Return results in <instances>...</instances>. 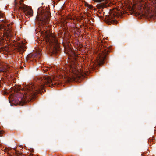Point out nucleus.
<instances>
[{
    "mask_svg": "<svg viewBox=\"0 0 156 156\" xmlns=\"http://www.w3.org/2000/svg\"><path fill=\"white\" fill-rule=\"evenodd\" d=\"M6 37L7 39H8V40L12 41L11 39V38L12 36V34L11 33V32L10 30H8L6 33Z\"/></svg>",
    "mask_w": 156,
    "mask_h": 156,
    "instance_id": "obj_5",
    "label": "nucleus"
},
{
    "mask_svg": "<svg viewBox=\"0 0 156 156\" xmlns=\"http://www.w3.org/2000/svg\"><path fill=\"white\" fill-rule=\"evenodd\" d=\"M18 47V50L20 52H23L24 51L25 46L24 44H19Z\"/></svg>",
    "mask_w": 156,
    "mask_h": 156,
    "instance_id": "obj_6",
    "label": "nucleus"
},
{
    "mask_svg": "<svg viewBox=\"0 0 156 156\" xmlns=\"http://www.w3.org/2000/svg\"><path fill=\"white\" fill-rule=\"evenodd\" d=\"M3 133V132L2 131L0 130V135L2 134Z\"/></svg>",
    "mask_w": 156,
    "mask_h": 156,
    "instance_id": "obj_11",
    "label": "nucleus"
},
{
    "mask_svg": "<svg viewBox=\"0 0 156 156\" xmlns=\"http://www.w3.org/2000/svg\"><path fill=\"white\" fill-rule=\"evenodd\" d=\"M48 39L50 44L51 45L50 52H52L53 53L56 52L57 50L55 47L58 45V41L55 36L51 34L48 37Z\"/></svg>",
    "mask_w": 156,
    "mask_h": 156,
    "instance_id": "obj_4",
    "label": "nucleus"
},
{
    "mask_svg": "<svg viewBox=\"0 0 156 156\" xmlns=\"http://www.w3.org/2000/svg\"><path fill=\"white\" fill-rule=\"evenodd\" d=\"M4 69H0V72L4 71Z\"/></svg>",
    "mask_w": 156,
    "mask_h": 156,
    "instance_id": "obj_12",
    "label": "nucleus"
},
{
    "mask_svg": "<svg viewBox=\"0 0 156 156\" xmlns=\"http://www.w3.org/2000/svg\"><path fill=\"white\" fill-rule=\"evenodd\" d=\"M2 17V16L0 15V18H1V17Z\"/></svg>",
    "mask_w": 156,
    "mask_h": 156,
    "instance_id": "obj_13",
    "label": "nucleus"
},
{
    "mask_svg": "<svg viewBox=\"0 0 156 156\" xmlns=\"http://www.w3.org/2000/svg\"><path fill=\"white\" fill-rule=\"evenodd\" d=\"M155 2L156 3V1H155Z\"/></svg>",
    "mask_w": 156,
    "mask_h": 156,
    "instance_id": "obj_14",
    "label": "nucleus"
},
{
    "mask_svg": "<svg viewBox=\"0 0 156 156\" xmlns=\"http://www.w3.org/2000/svg\"><path fill=\"white\" fill-rule=\"evenodd\" d=\"M36 83L34 84H31L24 87L22 90L24 91L25 96L22 95V96L19 97L17 99L19 102L26 103V99L29 100L36 96V95L43 89L45 84H48L52 83V81L48 76L39 77L35 80Z\"/></svg>",
    "mask_w": 156,
    "mask_h": 156,
    "instance_id": "obj_1",
    "label": "nucleus"
},
{
    "mask_svg": "<svg viewBox=\"0 0 156 156\" xmlns=\"http://www.w3.org/2000/svg\"><path fill=\"white\" fill-rule=\"evenodd\" d=\"M16 0H14V3L15 6L17 9L23 11L26 15L25 16H32L33 11L31 9L25 5H18Z\"/></svg>",
    "mask_w": 156,
    "mask_h": 156,
    "instance_id": "obj_3",
    "label": "nucleus"
},
{
    "mask_svg": "<svg viewBox=\"0 0 156 156\" xmlns=\"http://www.w3.org/2000/svg\"><path fill=\"white\" fill-rule=\"evenodd\" d=\"M108 53V50H106V51L103 52V54H104V57H103V59L104 60V59H105V56L107 54V53Z\"/></svg>",
    "mask_w": 156,
    "mask_h": 156,
    "instance_id": "obj_9",
    "label": "nucleus"
},
{
    "mask_svg": "<svg viewBox=\"0 0 156 156\" xmlns=\"http://www.w3.org/2000/svg\"><path fill=\"white\" fill-rule=\"evenodd\" d=\"M137 4L139 3V5H143L145 3H146L145 0H137Z\"/></svg>",
    "mask_w": 156,
    "mask_h": 156,
    "instance_id": "obj_8",
    "label": "nucleus"
},
{
    "mask_svg": "<svg viewBox=\"0 0 156 156\" xmlns=\"http://www.w3.org/2000/svg\"><path fill=\"white\" fill-rule=\"evenodd\" d=\"M50 13L48 9L38 8L36 19L38 21L47 23L50 18Z\"/></svg>",
    "mask_w": 156,
    "mask_h": 156,
    "instance_id": "obj_2",
    "label": "nucleus"
},
{
    "mask_svg": "<svg viewBox=\"0 0 156 156\" xmlns=\"http://www.w3.org/2000/svg\"><path fill=\"white\" fill-rule=\"evenodd\" d=\"M104 0H96V2L98 3H100Z\"/></svg>",
    "mask_w": 156,
    "mask_h": 156,
    "instance_id": "obj_10",
    "label": "nucleus"
},
{
    "mask_svg": "<svg viewBox=\"0 0 156 156\" xmlns=\"http://www.w3.org/2000/svg\"><path fill=\"white\" fill-rule=\"evenodd\" d=\"M41 54V52L39 51L34 54V57L36 60L39 59L40 58Z\"/></svg>",
    "mask_w": 156,
    "mask_h": 156,
    "instance_id": "obj_7",
    "label": "nucleus"
}]
</instances>
